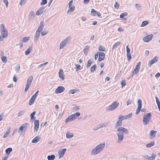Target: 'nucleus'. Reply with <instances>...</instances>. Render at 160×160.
I'll use <instances>...</instances> for the list:
<instances>
[{
    "instance_id": "obj_1",
    "label": "nucleus",
    "mask_w": 160,
    "mask_h": 160,
    "mask_svg": "<svg viewBox=\"0 0 160 160\" xmlns=\"http://www.w3.org/2000/svg\"><path fill=\"white\" fill-rule=\"evenodd\" d=\"M117 130L119 132L117 133L118 136L117 142L118 143H120L124 138V134H127L128 133V132L126 128L122 127H118Z\"/></svg>"
},
{
    "instance_id": "obj_2",
    "label": "nucleus",
    "mask_w": 160,
    "mask_h": 160,
    "mask_svg": "<svg viewBox=\"0 0 160 160\" xmlns=\"http://www.w3.org/2000/svg\"><path fill=\"white\" fill-rule=\"evenodd\" d=\"M105 145V143H101L98 145L92 150L91 152V154L92 156L98 154L103 150Z\"/></svg>"
},
{
    "instance_id": "obj_3",
    "label": "nucleus",
    "mask_w": 160,
    "mask_h": 160,
    "mask_svg": "<svg viewBox=\"0 0 160 160\" xmlns=\"http://www.w3.org/2000/svg\"><path fill=\"white\" fill-rule=\"evenodd\" d=\"M151 116V113L149 112L146 114V115H144L143 119V122L144 125H147L150 121V117Z\"/></svg>"
},
{
    "instance_id": "obj_4",
    "label": "nucleus",
    "mask_w": 160,
    "mask_h": 160,
    "mask_svg": "<svg viewBox=\"0 0 160 160\" xmlns=\"http://www.w3.org/2000/svg\"><path fill=\"white\" fill-rule=\"evenodd\" d=\"M119 103L117 101L113 102L108 107V110L112 111L115 109L118 106Z\"/></svg>"
},
{
    "instance_id": "obj_5",
    "label": "nucleus",
    "mask_w": 160,
    "mask_h": 160,
    "mask_svg": "<svg viewBox=\"0 0 160 160\" xmlns=\"http://www.w3.org/2000/svg\"><path fill=\"white\" fill-rule=\"evenodd\" d=\"M141 64L140 62H139L137 64L135 68L132 72V76H133L134 75L137 74L140 68Z\"/></svg>"
},
{
    "instance_id": "obj_6",
    "label": "nucleus",
    "mask_w": 160,
    "mask_h": 160,
    "mask_svg": "<svg viewBox=\"0 0 160 160\" xmlns=\"http://www.w3.org/2000/svg\"><path fill=\"white\" fill-rule=\"evenodd\" d=\"M142 157L145 159H145L146 160H153L156 157V155L152 153L151 157L146 155H143Z\"/></svg>"
},
{
    "instance_id": "obj_7",
    "label": "nucleus",
    "mask_w": 160,
    "mask_h": 160,
    "mask_svg": "<svg viewBox=\"0 0 160 160\" xmlns=\"http://www.w3.org/2000/svg\"><path fill=\"white\" fill-rule=\"evenodd\" d=\"M1 31V35L0 36L1 37L2 40L3 39V38H6L7 37L8 32L7 30H2Z\"/></svg>"
},
{
    "instance_id": "obj_8",
    "label": "nucleus",
    "mask_w": 160,
    "mask_h": 160,
    "mask_svg": "<svg viewBox=\"0 0 160 160\" xmlns=\"http://www.w3.org/2000/svg\"><path fill=\"white\" fill-rule=\"evenodd\" d=\"M65 88L63 86H59L55 90V92L56 93H60L63 92L65 90Z\"/></svg>"
},
{
    "instance_id": "obj_9",
    "label": "nucleus",
    "mask_w": 160,
    "mask_h": 160,
    "mask_svg": "<svg viewBox=\"0 0 160 160\" xmlns=\"http://www.w3.org/2000/svg\"><path fill=\"white\" fill-rule=\"evenodd\" d=\"M27 128V124L25 123L22 124L19 128V130H18V132H21V131H25Z\"/></svg>"
},
{
    "instance_id": "obj_10",
    "label": "nucleus",
    "mask_w": 160,
    "mask_h": 160,
    "mask_svg": "<svg viewBox=\"0 0 160 160\" xmlns=\"http://www.w3.org/2000/svg\"><path fill=\"white\" fill-rule=\"evenodd\" d=\"M158 61V58L157 56H155L151 60L149 61L148 62V66L150 67L151 65L153 63L157 62Z\"/></svg>"
},
{
    "instance_id": "obj_11",
    "label": "nucleus",
    "mask_w": 160,
    "mask_h": 160,
    "mask_svg": "<svg viewBox=\"0 0 160 160\" xmlns=\"http://www.w3.org/2000/svg\"><path fill=\"white\" fill-rule=\"evenodd\" d=\"M45 7H41L36 12V15L37 16L41 15L42 13L45 12Z\"/></svg>"
},
{
    "instance_id": "obj_12",
    "label": "nucleus",
    "mask_w": 160,
    "mask_h": 160,
    "mask_svg": "<svg viewBox=\"0 0 160 160\" xmlns=\"http://www.w3.org/2000/svg\"><path fill=\"white\" fill-rule=\"evenodd\" d=\"M33 79V77L32 76H29L27 81L26 85L30 86L31 84Z\"/></svg>"
},
{
    "instance_id": "obj_13",
    "label": "nucleus",
    "mask_w": 160,
    "mask_h": 160,
    "mask_svg": "<svg viewBox=\"0 0 160 160\" xmlns=\"http://www.w3.org/2000/svg\"><path fill=\"white\" fill-rule=\"evenodd\" d=\"M34 130L36 131L38 130L39 126V121L38 120H35L34 121Z\"/></svg>"
},
{
    "instance_id": "obj_14",
    "label": "nucleus",
    "mask_w": 160,
    "mask_h": 160,
    "mask_svg": "<svg viewBox=\"0 0 160 160\" xmlns=\"http://www.w3.org/2000/svg\"><path fill=\"white\" fill-rule=\"evenodd\" d=\"M105 54L104 53L102 52L99 53V56L98 58V61L100 62L103 60L104 58Z\"/></svg>"
},
{
    "instance_id": "obj_15",
    "label": "nucleus",
    "mask_w": 160,
    "mask_h": 160,
    "mask_svg": "<svg viewBox=\"0 0 160 160\" xmlns=\"http://www.w3.org/2000/svg\"><path fill=\"white\" fill-rule=\"evenodd\" d=\"M66 151V149L65 148L62 149L60 150L58 152V153L60 155L59 158H61L62 157L64 153H65Z\"/></svg>"
},
{
    "instance_id": "obj_16",
    "label": "nucleus",
    "mask_w": 160,
    "mask_h": 160,
    "mask_svg": "<svg viewBox=\"0 0 160 160\" xmlns=\"http://www.w3.org/2000/svg\"><path fill=\"white\" fill-rule=\"evenodd\" d=\"M63 74L64 73L62 70V69H60L59 72V76L62 80H63L65 78Z\"/></svg>"
},
{
    "instance_id": "obj_17",
    "label": "nucleus",
    "mask_w": 160,
    "mask_h": 160,
    "mask_svg": "<svg viewBox=\"0 0 160 160\" xmlns=\"http://www.w3.org/2000/svg\"><path fill=\"white\" fill-rule=\"evenodd\" d=\"M36 98V96H35V95H33L32 97L29 100V105H32L34 102V101Z\"/></svg>"
},
{
    "instance_id": "obj_18",
    "label": "nucleus",
    "mask_w": 160,
    "mask_h": 160,
    "mask_svg": "<svg viewBox=\"0 0 160 160\" xmlns=\"http://www.w3.org/2000/svg\"><path fill=\"white\" fill-rule=\"evenodd\" d=\"M68 41H62L60 44V49H62L63 48L67 43Z\"/></svg>"
},
{
    "instance_id": "obj_19",
    "label": "nucleus",
    "mask_w": 160,
    "mask_h": 160,
    "mask_svg": "<svg viewBox=\"0 0 160 160\" xmlns=\"http://www.w3.org/2000/svg\"><path fill=\"white\" fill-rule=\"evenodd\" d=\"M73 136V134L69 131H68L66 134V137L67 138L70 139Z\"/></svg>"
},
{
    "instance_id": "obj_20",
    "label": "nucleus",
    "mask_w": 160,
    "mask_h": 160,
    "mask_svg": "<svg viewBox=\"0 0 160 160\" xmlns=\"http://www.w3.org/2000/svg\"><path fill=\"white\" fill-rule=\"evenodd\" d=\"M41 138L39 136H38L35 137L32 140V143H36L38 142Z\"/></svg>"
},
{
    "instance_id": "obj_21",
    "label": "nucleus",
    "mask_w": 160,
    "mask_h": 160,
    "mask_svg": "<svg viewBox=\"0 0 160 160\" xmlns=\"http://www.w3.org/2000/svg\"><path fill=\"white\" fill-rule=\"evenodd\" d=\"M80 115V113L79 112H77L73 114H72L71 115L73 119L74 120L77 118Z\"/></svg>"
},
{
    "instance_id": "obj_22",
    "label": "nucleus",
    "mask_w": 160,
    "mask_h": 160,
    "mask_svg": "<svg viewBox=\"0 0 160 160\" xmlns=\"http://www.w3.org/2000/svg\"><path fill=\"white\" fill-rule=\"evenodd\" d=\"M153 37L152 34H150L143 38L142 40H151Z\"/></svg>"
},
{
    "instance_id": "obj_23",
    "label": "nucleus",
    "mask_w": 160,
    "mask_h": 160,
    "mask_svg": "<svg viewBox=\"0 0 160 160\" xmlns=\"http://www.w3.org/2000/svg\"><path fill=\"white\" fill-rule=\"evenodd\" d=\"M41 31L37 30L35 35V40H38L39 38L40 32Z\"/></svg>"
},
{
    "instance_id": "obj_24",
    "label": "nucleus",
    "mask_w": 160,
    "mask_h": 160,
    "mask_svg": "<svg viewBox=\"0 0 160 160\" xmlns=\"http://www.w3.org/2000/svg\"><path fill=\"white\" fill-rule=\"evenodd\" d=\"M43 21H41L40 23L39 26L37 30L40 31H41L43 28Z\"/></svg>"
},
{
    "instance_id": "obj_25",
    "label": "nucleus",
    "mask_w": 160,
    "mask_h": 160,
    "mask_svg": "<svg viewBox=\"0 0 160 160\" xmlns=\"http://www.w3.org/2000/svg\"><path fill=\"white\" fill-rule=\"evenodd\" d=\"M34 16L35 15L34 13L33 12L31 11L30 12L28 16L29 19L31 20L34 19Z\"/></svg>"
},
{
    "instance_id": "obj_26",
    "label": "nucleus",
    "mask_w": 160,
    "mask_h": 160,
    "mask_svg": "<svg viewBox=\"0 0 160 160\" xmlns=\"http://www.w3.org/2000/svg\"><path fill=\"white\" fill-rule=\"evenodd\" d=\"M154 142L152 141L150 143L147 144L146 145V147L147 148H150L151 147L153 146L154 144Z\"/></svg>"
},
{
    "instance_id": "obj_27",
    "label": "nucleus",
    "mask_w": 160,
    "mask_h": 160,
    "mask_svg": "<svg viewBox=\"0 0 160 160\" xmlns=\"http://www.w3.org/2000/svg\"><path fill=\"white\" fill-rule=\"evenodd\" d=\"M32 46L30 47L25 51V54L26 55H28L32 50Z\"/></svg>"
},
{
    "instance_id": "obj_28",
    "label": "nucleus",
    "mask_w": 160,
    "mask_h": 160,
    "mask_svg": "<svg viewBox=\"0 0 160 160\" xmlns=\"http://www.w3.org/2000/svg\"><path fill=\"white\" fill-rule=\"evenodd\" d=\"M70 8L67 12V13L68 14L72 12H73L75 9V7L74 6H73L72 7H69Z\"/></svg>"
},
{
    "instance_id": "obj_29",
    "label": "nucleus",
    "mask_w": 160,
    "mask_h": 160,
    "mask_svg": "<svg viewBox=\"0 0 160 160\" xmlns=\"http://www.w3.org/2000/svg\"><path fill=\"white\" fill-rule=\"evenodd\" d=\"M89 46L88 45H87L85 46L84 50L83 52H84V53L85 55H87V53L88 52V51L89 50Z\"/></svg>"
},
{
    "instance_id": "obj_30",
    "label": "nucleus",
    "mask_w": 160,
    "mask_h": 160,
    "mask_svg": "<svg viewBox=\"0 0 160 160\" xmlns=\"http://www.w3.org/2000/svg\"><path fill=\"white\" fill-rule=\"evenodd\" d=\"M157 133V131L152 130L150 131V136H152V137H154L156 136V134Z\"/></svg>"
},
{
    "instance_id": "obj_31",
    "label": "nucleus",
    "mask_w": 160,
    "mask_h": 160,
    "mask_svg": "<svg viewBox=\"0 0 160 160\" xmlns=\"http://www.w3.org/2000/svg\"><path fill=\"white\" fill-rule=\"evenodd\" d=\"M4 53L2 51L1 52V55L2 56L1 59L2 61L5 62H7V58L5 56H2V55Z\"/></svg>"
},
{
    "instance_id": "obj_32",
    "label": "nucleus",
    "mask_w": 160,
    "mask_h": 160,
    "mask_svg": "<svg viewBox=\"0 0 160 160\" xmlns=\"http://www.w3.org/2000/svg\"><path fill=\"white\" fill-rule=\"evenodd\" d=\"M121 44V42H118L115 43L113 46L112 48V50H113L114 49L117 48L118 46L120 45Z\"/></svg>"
},
{
    "instance_id": "obj_33",
    "label": "nucleus",
    "mask_w": 160,
    "mask_h": 160,
    "mask_svg": "<svg viewBox=\"0 0 160 160\" xmlns=\"http://www.w3.org/2000/svg\"><path fill=\"white\" fill-rule=\"evenodd\" d=\"M74 120L71 115L69 116L65 120V122L67 123Z\"/></svg>"
},
{
    "instance_id": "obj_34",
    "label": "nucleus",
    "mask_w": 160,
    "mask_h": 160,
    "mask_svg": "<svg viewBox=\"0 0 160 160\" xmlns=\"http://www.w3.org/2000/svg\"><path fill=\"white\" fill-rule=\"evenodd\" d=\"M55 157L54 155H48L47 157V159L48 160H53L55 158Z\"/></svg>"
},
{
    "instance_id": "obj_35",
    "label": "nucleus",
    "mask_w": 160,
    "mask_h": 160,
    "mask_svg": "<svg viewBox=\"0 0 160 160\" xmlns=\"http://www.w3.org/2000/svg\"><path fill=\"white\" fill-rule=\"evenodd\" d=\"M108 123H102L101 124H99L98 126L99 127V128H102L103 127H105L108 126Z\"/></svg>"
},
{
    "instance_id": "obj_36",
    "label": "nucleus",
    "mask_w": 160,
    "mask_h": 160,
    "mask_svg": "<svg viewBox=\"0 0 160 160\" xmlns=\"http://www.w3.org/2000/svg\"><path fill=\"white\" fill-rule=\"evenodd\" d=\"M12 151V148H7L5 150V152L7 155L10 154L11 152Z\"/></svg>"
},
{
    "instance_id": "obj_37",
    "label": "nucleus",
    "mask_w": 160,
    "mask_h": 160,
    "mask_svg": "<svg viewBox=\"0 0 160 160\" xmlns=\"http://www.w3.org/2000/svg\"><path fill=\"white\" fill-rule=\"evenodd\" d=\"M138 108H142V101L141 99H139L138 100Z\"/></svg>"
},
{
    "instance_id": "obj_38",
    "label": "nucleus",
    "mask_w": 160,
    "mask_h": 160,
    "mask_svg": "<svg viewBox=\"0 0 160 160\" xmlns=\"http://www.w3.org/2000/svg\"><path fill=\"white\" fill-rule=\"evenodd\" d=\"M122 122L118 120L115 125V128H116L118 127L121 126L122 124Z\"/></svg>"
},
{
    "instance_id": "obj_39",
    "label": "nucleus",
    "mask_w": 160,
    "mask_h": 160,
    "mask_svg": "<svg viewBox=\"0 0 160 160\" xmlns=\"http://www.w3.org/2000/svg\"><path fill=\"white\" fill-rule=\"evenodd\" d=\"M128 15V13L127 12H124L122 13L120 16V18H122Z\"/></svg>"
},
{
    "instance_id": "obj_40",
    "label": "nucleus",
    "mask_w": 160,
    "mask_h": 160,
    "mask_svg": "<svg viewBox=\"0 0 160 160\" xmlns=\"http://www.w3.org/2000/svg\"><path fill=\"white\" fill-rule=\"evenodd\" d=\"M92 62V61L91 59H89L88 60L87 65V68H88L91 66Z\"/></svg>"
},
{
    "instance_id": "obj_41",
    "label": "nucleus",
    "mask_w": 160,
    "mask_h": 160,
    "mask_svg": "<svg viewBox=\"0 0 160 160\" xmlns=\"http://www.w3.org/2000/svg\"><path fill=\"white\" fill-rule=\"evenodd\" d=\"M148 23V22L147 21H145L143 22L141 25V27H144L147 25Z\"/></svg>"
},
{
    "instance_id": "obj_42",
    "label": "nucleus",
    "mask_w": 160,
    "mask_h": 160,
    "mask_svg": "<svg viewBox=\"0 0 160 160\" xmlns=\"http://www.w3.org/2000/svg\"><path fill=\"white\" fill-rule=\"evenodd\" d=\"M10 131L9 130H7L5 134H4L3 137V138H6L8 137V134L10 133Z\"/></svg>"
},
{
    "instance_id": "obj_43",
    "label": "nucleus",
    "mask_w": 160,
    "mask_h": 160,
    "mask_svg": "<svg viewBox=\"0 0 160 160\" xmlns=\"http://www.w3.org/2000/svg\"><path fill=\"white\" fill-rule=\"evenodd\" d=\"M99 50L100 51H105V48L102 46H100L99 47Z\"/></svg>"
},
{
    "instance_id": "obj_44",
    "label": "nucleus",
    "mask_w": 160,
    "mask_h": 160,
    "mask_svg": "<svg viewBox=\"0 0 160 160\" xmlns=\"http://www.w3.org/2000/svg\"><path fill=\"white\" fill-rule=\"evenodd\" d=\"M75 66L76 67V71H78L80 70L81 68V66L79 65L76 64H75Z\"/></svg>"
},
{
    "instance_id": "obj_45",
    "label": "nucleus",
    "mask_w": 160,
    "mask_h": 160,
    "mask_svg": "<svg viewBox=\"0 0 160 160\" xmlns=\"http://www.w3.org/2000/svg\"><path fill=\"white\" fill-rule=\"evenodd\" d=\"M127 58L128 61H130L132 58L131 54L130 53H127Z\"/></svg>"
},
{
    "instance_id": "obj_46",
    "label": "nucleus",
    "mask_w": 160,
    "mask_h": 160,
    "mask_svg": "<svg viewBox=\"0 0 160 160\" xmlns=\"http://www.w3.org/2000/svg\"><path fill=\"white\" fill-rule=\"evenodd\" d=\"M98 12L95 10L94 9H92L91 10V13L94 15L98 14Z\"/></svg>"
},
{
    "instance_id": "obj_47",
    "label": "nucleus",
    "mask_w": 160,
    "mask_h": 160,
    "mask_svg": "<svg viewBox=\"0 0 160 160\" xmlns=\"http://www.w3.org/2000/svg\"><path fill=\"white\" fill-rule=\"evenodd\" d=\"M96 65H94L92 66L91 68V72H93L96 69Z\"/></svg>"
},
{
    "instance_id": "obj_48",
    "label": "nucleus",
    "mask_w": 160,
    "mask_h": 160,
    "mask_svg": "<svg viewBox=\"0 0 160 160\" xmlns=\"http://www.w3.org/2000/svg\"><path fill=\"white\" fill-rule=\"evenodd\" d=\"M47 2V0H42V2L40 3L41 5H42L46 4Z\"/></svg>"
},
{
    "instance_id": "obj_49",
    "label": "nucleus",
    "mask_w": 160,
    "mask_h": 160,
    "mask_svg": "<svg viewBox=\"0 0 160 160\" xmlns=\"http://www.w3.org/2000/svg\"><path fill=\"white\" fill-rule=\"evenodd\" d=\"M20 69V65L19 64L17 65L15 67V70L17 72H18Z\"/></svg>"
},
{
    "instance_id": "obj_50",
    "label": "nucleus",
    "mask_w": 160,
    "mask_h": 160,
    "mask_svg": "<svg viewBox=\"0 0 160 160\" xmlns=\"http://www.w3.org/2000/svg\"><path fill=\"white\" fill-rule=\"evenodd\" d=\"M48 63V62H46L45 63L42 64L40 65H39L38 66V68H41L44 65H46Z\"/></svg>"
},
{
    "instance_id": "obj_51",
    "label": "nucleus",
    "mask_w": 160,
    "mask_h": 160,
    "mask_svg": "<svg viewBox=\"0 0 160 160\" xmlns=\"http://www.w3.org/2000/svg\"><path fill=\"white\" fill-rule=\"evenodd\" d=\"M121 84L122 87L125 86L126 85V81L124 80H123L122 81L121 83Z\"/></svg>"
},
{
    "instance_id": "obj_52",
    "label": "nucleus",
    "mask_w": 160,
    "mask_h": 160,
    "mask_svg": "<svg viewBox=\"0 0 160 160\" xmlns=\"http://www.w3.org/2000/svg\"><path fill=\"white\" fill-rule=\"evenodd\" d=\"M79 108L78 106H76L73 108V110L75 111H78Z\"/></svg>"
},
{
    "instance_id": "obj_53",
    "label": "nucleus",
    "mask_w": 160,
    "mask_h": 160,
    "mask_svg": "<svg viewBox=\"0 0 160 160\" xmlns=\"http://www.w3.org/2000/svg\"><path fill=\"white\" fill-rule=\"evenodd\" d=\"M24 112H25L24 111H21L20 112L18 113V117H20V116L23 115L24 114Z\"/></svg>"
},
{
    "instance_id": "obj_54",
    "label": "nucleus",
    "mask_w": 160,
    "mask_h": 160,
    "mask_svg": "<svg viewBox=\"0 0 160 160\" xmlns=\"http://www.w3.org/2000/svg\"><path fill=\"white\" fill-rule=\"evenodd\" d=\"M135 7L139 10H140L141 9V6L140 4H136Z\"/></svg>"
},
{
    "instance_id": "obj_55",
    "label": "nucleus",
    "mask_w": 160,
    "mask_h": 160,
    "mask_svg": "<svg viewBox=\"0 0 160 160\" xmlns=\"http://www.w3.org/2000/svg\"><path fill=\"white\" fill-rule=\"evenodd\" d=\"M141 108H138L136 112V114H138L141 110Z\"/></svg>"
},
{
    "instance_id": "obj_56",
    "label": "nucleus",
    "mask_w": 160,
    "mask_h": 160,
    "mask_svg": "<svg viewBox=\"0 0 160 160\" xmlns=\"http://www.w3.org/2000/svg\"><path fill=\"white\" fill-rule=\"evenodd\" d=\"M0 28H1V31H2V30H6V29L4 28V25L2 24L1 25Z\"/></svg>"
},
{
    "instance_id": "obj_57",
    "label": "nucleus",
    "mask_w": 160,
    "mask_h": 160,
    "mask_svg": "<svg viewBox=\"0 0 160 160\" xmlns=\"http://www.w3.org/2000/svg\"><path fill=\"white\" fill-rule=\"evenodd\" d=\"M25 2V0H21L20 2L19 3L20 5H24Z\"/></svg>"
},
{
    "instance_id": "obj_58",
    "label": "nucleus",
    "mask_w": 160,
    "mask_h": 160,
    "mask_svg": "<svg viewBox=\"0 0 160 160\" xmlns=\"http://www.w3.org/2000/svg\"><path fill=\"white\" fill-rule=\"evenodd\" d=\"M75 93V90L72 89L69 91V93L70 94H74Z\"/></svg>"
},
{
    "instance_id": "obj_59",
    "label": "nucleus",
    "mask_w": 160,
    "mask_h": 160,
    "mask_svg": "<svg viewBox=\"0 0 160 160\" xmlns=\"http://www.w3.org/2000/svg\"><path fill=\"white\" fill-rule=\"evenodd\" d=\"M114 7L115 8L118 9L119 7V4L117 2H116L115 4H114Z\"/></svg>"
},
{
    "instance_id": "obj_60",
    "label": "nucleus",
    "mask_w": 160,
    "mask_h": 160,
    "mask_svg": "<svg viewBox=\"0 0 160 160\" xmlns=\"http://www.w3.org/2000/svg\"><path fill=\"white\" fill-rule=\"evenodd\" d=\"M48 33V32L47 31H43L41 32V34L42 36H43L46 35Z\"/></svg>"
},
{
    "instance_id": "obj_61",
    "label": "nucleus",
    "mask_w": 160,
    "mask_h": 160,
    "mask_svg": "<svg viewBox=\"0 0 160 160\" xmlns=\"http://www.w3.org/2000/svg\"><path fill=\"white\" fill-rule=\"evenodd\" d=\"M132 102V99L128 100L127 102V105H128L129 104H130Z\"/></svg>"
},
{
    "instance_id": "obj_62",
    "label": "nucleus",
    "mask_w": 160,
    "mask_h": 160,
    "mask_svg": "<svg viewBox=\"0 0 160 160\" xmlns=\"http://www.w3.org/2000/svg\"><path fill=\"white\" fill-rule=\"evenodd\" d=\"M130 49L128 46H126V52L127 53H129L130 52Z\"/></svg>"
},
{
    "instance_id": "obj_63",
    "label": "nucleus",
    "mask_w": 160,
    "mask_h": 160,
    "mask_svg": "<svg viewBox=\"0 0 160 160\" xmlns=\"http://www.w3.org/2000/svg\"><path fill=\"white\" fill-rule=\"evenodd\" d=\"M3 1L6 5V7H8V1L7 0H3Z\"/></svg>"
},
{
    "instance_id": "obj_64",
    "label": "nucleus",
    "mask_w": 160,
    "mask_h": 160,
    "mask_svg": "<svg viewBox=\"0 0 160 160\" xmlns=\"http://www.w3.org/2000/svg\"><path fill=\"white\" fill-rule=\"evenodd\" d=\"M73 0H72L71 1L68 3V7H71L72 5V3H73Z\"/></svg>"
}]
</instances>
